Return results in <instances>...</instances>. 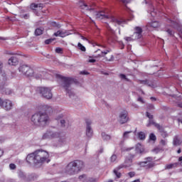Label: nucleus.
Listing matches in <instances>:
<instances>
[{
  "mask_svg": "<svg viewBox=\"0 0 182 182\" xmlns=\"http://www.w3.org/2000/svg\"><path fill=\"white\" fill-rule=\"evenodd\" d=\"M27 163L30 166H33V167H41L44 163H49V153L48 151L38 149L36 151L28 154L26 159Z\"/></svg>",
  "mask_w": 182,
  "mask_h": 182,
  "instance_id": "obj_1",
  "label": "nucleus"
},
{
  "mask_svg": "<svg viewBox=\"0 0 182 182\" xmlns=\"http://www.w3.org/2000/svg\"><path fill=\"white\" fill-rule=\"evenodd\" d=\"M43 139L44 140L53 139H58V144L60 146H65L66 144V134L65 132H58L52 129H48L46 133L43 135Z\"/></svg>",
  "mask_w": 182,
  "mask_h": 182,
  "instance_id": "obj_2",
  "label": "nucleus"
},
{
  "mask_svg": "<svg viewBox=\"0 0 182 182\" xmlns=\"http://www.w3.org/2000/svg\"><path fill=\"white\" fill-rule=\"evenodd\" d=\"M83 168H85V163L83 161L74 160L66 166L65 171L66 174L69 176H75V174L80 173Z\"/></svg>",
  "mask_w": 182,
  "mask_h": 182,
  "instance_id": "obj_3",
  "label": "nucleus"
},
{
  "mask_svg": "<svg viewBox=\"0 0 182 182\" xmlns=\"http://www.w3.org/2000/svg\"><path fill=\"white\" fill-rule=\"evenodd\" d=\"M31 120L35 126L45 127L49 122V116L46 112H39L33 114Z\"/></svg>",
  "mask_w": 182,
  "mask_h": 182,
  "instance_id": "obj_4",
  "label": "nucleus"
},
{
  "mask_svg": "<svg viewBox=\"0 0 182 182\" xmlns=\"http://www.w3.org/2000/svg\"><path fill=\"white\" fill-rule=\"evenodd\" d=\"M56 77L61 80V85L63 86V89H65L69 97H75V93L73 91H72L71 87L73 83H75V79L72 77H63L59 74L56 75Z\"/></svg>",
  "mask_w": 182,
  "mask_h": 182,
  "instance_id": "obj_5",
  "label": "nucleus"
},
{
  "mask_svg": "<svg viewBox=\"0 0 182 182\" xmlns=\"http://www.w3.org/2000/svg\"><path fill=\"white\" fill-rule=\"evenodd\" d=\"M95 16L97 19H107L109 22L114 23L115 26L116 25H122V23L124 22L123 20H119L112 16H107L106 13L103 11L97 12Z\"/></svg>",
  "mask_w": 182,
  "mask_h": 182,
  "instance_id": "obj_6",
  "label": "nucleus"
},
{
  "mask_svg": "<svg viewBox=\"0 0 182 182\" xmlns=\"http://www.w3.org/2000/svg\"><path fill=\"white\" fill-rule=\"evenodd\" d=\"M36 92L45 99L49 100L52 99V97H53V95L52 94V89H50V87H38L36 89Z\"/></svg>",
  "mask_w": 182,
  "mask_h": 182,
  "instance_id": "obj_7",
  "label": "nucleus"
},
{
  "mask_svg": "<svg viewBox=\"0 0 182 182\" xmlns=\"http://www.w3.org/2000/svg\"><path fill=\"white\" fill-rule=\"evenodd\" d=\"M134 157H136V154H129L127 156H126L124 163L117 167V170H121V168H129V167H132V166H133V159H134Z\"/></svg>",
  "mask_w": 182,
  "mask_h": 182,
  "instance_id": "obj_8",
  "label": "nucleus"
},
{
  "mask_svg": "<svg viewBox=\"0 0 182 182\" xmlns=\"http://www.w3.org/2000/svg\"><path fill=\"white\" fill-rule=\"evenodd\" d=\"M2 63H0V92H4L5 86H7L6 80V74L5 72L2 71Z\"/></svg>",
  "mask_w": 182,
  "mask_h": 182,
  "instance_id": "obj_9",
  "label": "nucleus"
},
{
  "mask_svg": "<svg viewBox=\"0 0 182 182\" xmlns=\"http://www.w3.org/2000/svg\"><path fill=\"white\" fill-rule=\"evenodd\" d=\"M19 72L27 76V77H31L33 76V69L26 65H21L18 68Z\"/></svg>",
  "mask_w": 182,
  "mask_h": 182,
  "instance_id": "obj_10",
  "label": "nucleus"
},
{
  "mask_svg": "<svg viewBox=\"0 0 182 182\" xmlns=\"http://www.w3.org/2000/svg\"><path fill=\"white\" fill-rule=\"evenodd\" d=\"M0 106L4 109V110H6V112H9V110H12V107H14V104L12 103V101L9 100H2V98H0Z\"/></svg>",
  "mask_w": 182,
  "mask_h": 182,
  "instance_id": "obj_11",
  "label": "nucleus"
},
{
  "mask_svg": "<svg viewBox=\"0 0 182 182\" xmlns=\"http://www.w3.org/2000/svg\"><path fill=\"white\" fill-rule=\"evenodd\" d=\"M85 134L88 139L93 137V128H92V120H85Z\"/></svg>",
  "mask_w": 182,
  "mask_h": 182,
  "instance_id": "obj_12",
  "label": "nucleus"
},
{
  "mask_svg": "<svg viewBox=\"0 0 182 182\" xmlns=\"http://www.w3.org/2000/svg\"><path fill=\"white\" fill-rule=\"evenodd\" d=\"M118 122L120 123V124L127 123V122H129V112H127L126 110H123L119 112Z\"/></svg>",
  "mask_w": 182,
  "mask_h": 182,
  "instance_id": "obj_13",
  "label": "nucleus"
},
{
  "mask_svg": "<svg viewBox=\"0 0 182 182\" xmlns=\"http://www.w3.org/2000/svg\"><path fill=\"white\" fill-rule=\"evenodd\" d=\"M143 28L140 26H136L134 28V32L132 35V38L135 39V41H137V39H141L143 38Z\"/></svg>",
  "mask_w": 182,
  "mask_h": 182,
  "instance_id": "obj_14",
  "label": "nucleus"
},
{
  "mask_svg": "<svg viewBox=\"0 0 182 182\" xmlns=\"http://www.w3.org/2000/svg\"><path fill=\"white\" fill-rule=\"evenodd\" d=\"M167 22L168 23H170L171 28H173L174 29H177L178 31H179V36H181V38H182V30L181 27H180V24L178 23V22L173 21L170 18L167 19Z\"/></svg>",
  "mask_w": 182,
  "mask_h": 182,
  "instance_id": "obj_15",
  "label": "nucleus"
},
{
  "mask_svg": "<svg viewBox=\"0 0 182 182\" xmlns=\"http://www.w3.org/2000/svg\"><path fill=\"white\" fill-rule=\"evenodd\" d=\"M105 26L110 33L108 37L109 42H114V41H116V38H114V31H113V29H112V27H110L109 23H106Z\"/></svg>",
  "mask_w": 182,
  "mask_h": 182,
  "instance_id": "obj_16",
  "label": "nucleus"
},
{
  "mask_svg": "<svg viewBox=\"0 0 182 182\" xmlns=\"http://www.w3.org/2000/svg\"><path fill=\"white\" fill-rule=\"evenodd\" d=\"M78 6H80V9H82V11H90L91 12H92L93 14H95V9L90 7L89 8V6L85 4L83 1H79L78 2Z\"/></svg>",
  "mask_w": 182,
  "mask_h": 182,
  "instance_id": "obj_17",
  "label": "nucleus"
},
{
  "mask_svg": "<svg viewBox=\"0 0 182 182\" xmlns=\"http://www.w3.org/2000/svg\"><path fill=\"white\" fill-rule=\"evenodd\" d=\"M36 8H41L42 9V8H43V4H36L34 3L31 4V9L33 10L34 14H36L37 16H39V13L36 11V9H35Z\"/></svg>",
  "mask_w": 182,
  "mask_h": 182,
  "instance_id": "obj_18",
  "label": "nucleus"
},
{
  "mask_svg": "<svg viewBox=\"0 0 182 182\" xmlns=\"http://www.w3.org/2000/svg\"><path fill=\"white\" fill-rule=\"evenodd\" d=\"M182 143L181 138L178 135H176L173 139V146H180Z\"/></svg>",
  "mask_w": 182,
  "mask_h": 182,
  "instance_id": "obj_19",
  "label": "nucleus"
},
{
  "mask_svg": "<svg viewBox=\"0 0 182 182\" xmlns=\"http://www.w3.org/2000/svg\"><path fill=\"white\" fill-rule=\"evenodd\" d=\"M135 151L138 154H143L144 153V148L140 144H137L135 148Z\"/></svg>",
  "mask_w": 182,
  "mask_h": 182,
  "instance_id": "obj_20",
  "label": "nucleus"
},
{
  "mask_svg": "<svg viewBox=\"0 0 182 182\" xmlns=\"http://www.w3.org/2000/svg\"><path fill=\"white\" fill-rule=\"evenodd\" d=\"M140 85H144L146 86H149V87H153V82L149 80H139Z\"/></svg>",
  "mask_w": 182,
  "mask_h": 182,
  "instance_id": "obj_21",
  "label": "nucleus"
},
{
  "mask_svg": "<svg viewBox=\"0 0 182 182\" xmlns=\"http://www.w3.org/2000/svg\"><path fill=\"white\" fill-rule=\"evenodd\" d=\"M9 65H11V66H16V65H18V58H16V57H11L9 60Z\"/></svg>",
  "mask_w": 182,
  "mask_h": 182,
  "instance_id": "obj_22",
  "label": "nucleus"
},
{
  "mask_svg": "<svg viewBox=\"0 0 182 182\" xmlns=\"http://www.w3.org/2000/svg\"><path fill=\"white\" fill-rule=\"evenodd\" d=\"M154 126L155 127H156V129H159L161 125L159 124H157L154 122V119H149V123L147 124V127H150V126Z\"/></svg>",
  "mask_w": 182,
  "mask_h": 182,
  "instance_id": "obj_23",
  "label": "nucleus"
},
{
  "mask_svg": "<svg viewBox=\"0 0 182 182\" xmlns=\"http://www.w3.org/2000/svg\"><path fill=\"white\" fill-rule=\"evenodd\" d=\"M180 166V162H176L173 164H170L166 166V168L167 170H170L171 168H176V167H178Z\"/></svg>",
  "mask_w": 182,
  "mask_h": 182,
  "instance_id": "obj_24",
  "label": "nucleus"
},
{
  "mask_svg": "<svg viewBox=\"0 0 182 182\" xmlns=\"http://www.w3.org/2000/svg\"><path fill=\"white\" fill-rule=\"evenodd\" d=\"M2 95H12L14 91L11 88H6V86H4L3 91H0Z\"/></svg>",
  "mask_w": 182,
  "mask_h": 182,
  "instance_id": "obj_25",
  "label": "nucleus"
},
{
  "mask_svg": "<svg viewBox=\"0 0 182 182\" xmlns=\"http://www.w3.org/2000/svg\"><path fill=\"white\" fill-rule=\"evenodd\" d=\"M158 130H159V132L161 133V136L165 139V137H168V134H167V132L164 131V128L163 127H159L158 128Z\"/></svg>",
  "mask_w": 182,
  "mask_h": 182,
  "instance_id": "obj_26",
  "label": "nucleus"
},
{
  "mask_svg": "<svg viewBox=\"0 0 182 182\" xmlns=\"http://www.w3.org/2000/svg\"><path fill=\"white\" fill-rule=\"evenodd\" d=\"M159 21H152L149 23L146 26L147 28H159Z\"/></svg>",
  "mask_w": 182,
  "mask_h": 182,
  "instance_id": "obj_27",
  "label": "nucleus"
},
{
  "mask_svg": "<svg viewBox=\"0 0 182 182\" xmlns=\"http://www.w3.org/2000/svg\"><path fill=\"white\" fill-rule=\"evenodd\" d=\"M101 136H102V139L105 141H107L110 140V139H112L110 135L106 134V132H102Z\"/></svg>",
  "mask_w": 182,
  "mask_h": 182,
  "instance_id": "obj_28",
  "label": "nucleus"
},
{
  "mask_svg": "<svg viewBox=\"0 0 182 182\" xmlns=\"http://www.w3.org/2000/svg\"><path fill=\"white\" fill-rule=\"evenodd\" d=\"M43 33V28L40 27L35 30V35L36 36H41Z\"/></svg>",
  "mask_w": 182,
  "mask_h": 182,
  "instance_id": "obj_29",
  "label": "nucleus"
},
{
  "mask_svg": "<svg viewBox=\"0 0 182 182\" xmlns=\"http://www.w3.org/2000/svg\"><path fill=\"white\" fill-rule=\"evenodd\" d=\"M60 124H61V127H69V122H68V120L65 119H60Z\"/></svg>",
  "mask_w": 182,
  "mask_h": 182,
  "instance_id": "obj_30",
  "label": "nucleus"
},
{
  "mask_svg": "<svg viewBox=\"0 0 182 182\" xmlns=\"http://www.w3.org/2000/svg\"><path fill=\"white\" fill-rule=\"evenodd\" d=\"M18 176L19 177V178H21V180H26V175L25 174V173L22 171H18Z\"/></svg>",
  "mask_w": 182,
  "mask_h": 182,
  "instance_id": "obj_31",
  "label": "nucleus"
},
{
  "mask_svg": "<svg viewBox=\"0 0 182 182\" xmlns=\"http://www.w3.org/2000/svg\"><path fill=\"white\" fill-rule=\"evenodd\" d=\"M130 133H132V131H128V132H124V134L122 135L123 140H127V139H129V134Z\"/></svg>",
  "mask_w": 182,
  "mask_h": 182,
  "instance_id": "obj_32",
  "label": "nucleus"
},
{
  "mask_svg": "<svg viewBox=\"0 0 182 182\" xmlns=\"http://www.w3.org/2000/svg\"><path fill=\"white\" fill-rule=\"evenodd\" d=\"M138 137L140 140H144L146 139V134L143 132H140L138 133Z\"/></svg>",
  "mask_w": 182,
  "mask_h": 182,
  "instance_id": "obj_33",
  "label": "nucleus"
},
{
  "mask_svg": "<svg viewBox=\"0 0 182 182\" xmlns=\"http://www.w3.org/2000/svg\"><path fill=\"white\" fill-rule=\"evenodd\" d=\"M147 163H149L147 161H141L138 163V166H140V167H145V168L147 167Z\"/></svg>",
  "mask_w": 182,
  "mask_h": 182,
  "instance_id": "obj_34",
  "label": "nucleus"
},
{
  "mask_svg": "<svg viewBox=\"0 0 182 182\" xmlns=\"http://www.w3.org/2000/svg\"><path fill=\"white\" fill-rule=\"evenodd\" d=\"M78 48L80 50H82V52H86V47L85 46L82 45V43H78L77 44Z\"/></svg>",
  "mask_w": 182,
  "mask_h": 182,
  "instance_id": "obj_35",
  "label": "nucleus"
},
{
  "mask_svg": "<svg viewBox=\"0 0 182 182\" xmlns=\"http://www.w3.org/2000/svg\"><path fill=\"white\" fill-rule=\"evenodd\" d=\"M151 10L150 11L151 16L154 18L156 15L157 14L156 10H154V7L153 6H151Z\"/></svg>",
  "mask_w": 182,
  "mask_h": 182,
  "instance_id": "obj_36",
  "label": "nucleus"
},
{
  "mask_svg": "<svg viewBox=\"0 0 182 182\" xmlns=\"http://www.w3.org/2000/svg\"><path fill=\"white\" fill-rule=\"evenodd\" d=\"M20 18H22L23 19H29L31 18V16L29 14H20Z\"/></svg>",
  "mask_w": 182,
  "mask_h": 182,
  "instance_id": "obj_37",
  "label": "nucleus"
},
{
  "mask_svg": "<svg viewBox=\"0 0 182 182\" xmlns=\"http://www.w3.org/2000/svg\"><path fill=\"white\" fill-rule=\"evenodd\" d=\"M119 169H114V173L116 176L117 178H120V177H122V173L117 171Z\"/></svg>",
  "mask_w": 182,
  "mask_h": 182,
  "instance_id": "obj_38",
  "label": "nucleus"
},
{
  "mask_svg": "<svg viewBox=\"0 0 182 182\" xmlns=\"http://www.w3.org/2000/svg\"><path fill=\"white\" fill-rule=\"evenodd\" d=\"M149 139L152 141H156V140H157V137H156V135L154 133L150 134Z\"/></svg>",
  "mask_w": 182,
  "mask_h": 182,
  "instance_id": "obj_39",
  "label": "nucleus"
},
{
  "mask_svg": "<svg viewBox=\"0 0 182 182\" xmlns=\"http://www.w3.org/2000/svg\"><path fill=\"white\" fill-rule=\"evenodd\" d=\"M51 26H53L54 28H58V29H60V28L62 27V26L56 22H52Z\"/></svg>",
  "mask_w": 182,
  "mask_h": 182,
  "instance_id": "obj_40",
  "label": "nucleus"
},
{
  "mask_svg": "<svg viewBox=\"0 0 182 182\" xmlns=\"http://www.w3.org/2000/svg\"><path fill=\"white\" fill-rule=\"evenodd\" d=\"M65 36H68V33L66 31H60V38H65Z\"/></svg>",
  "mask_w": 182,
  "mask_h": 182,
  "instance_id": "obj_41",
  "label": "nucleus"
},
{
  "mask_svg": "<svg viewBox=\"0 0 182 182\" xmlns=\"http://www.w3.org/2000/svg\"><path fill=\"white\" fill-rule=\"evenodd\" d=\"M154 166H155L154 163H147L146 169L149 170V168H153Z\"/></svg>",
  "mask_w": 182,
  "mask_h": 182,
  "instance_id": "obj_42",
  "label": "nucleus"
},
{
  "mask_svg": "<svg viewBox=\"0 0 182 182\" xmlns=\"http://www.w3.org/2000/svg\"><path fill=\"white\" fill-rule=\"evenodd\" d=\"M116 160H117V156L116 154H113L111 157H110V161L111 163H114V161H116Z\"/></svg>",
  "mask_w": 182,
  "mask_h": 182,
  "instance_id": "obj_43",
  "label": "nucleus"
},
{
  "mask_svg": "<svg viewBox=\"0 0 182 182\" xmlns=\"http://www.w3.org/2000/svg\"><path fill=\"white\" fill-rule=\"evenodd\" d=\"M119 77H121V79H124V80H126L127 82H130V79L127 78L124 74H120Z\"/></svg>",
  "mask_w": 182,
  "mask_h": 182,
  "instance_id": "obj_44",
  "label": "nucleus"
},
{
  "mask_svg": "<svg viewBox=\"0 0 182 182\" xmlns=\"http://www.w3.org/2000/svg\"><path fill=\"white\" fill-rule=\"evenodd\" d=\"M53 41H56V38H50L45 41L46 45H49L50 43H52Z\"/></svg>",
  "mask_w": 182,
  "mask_h": 182,
  "instance_id": "obj_45",
  "label": "nucleus"
},
{
  "mask_svg": "<svg viewBox=\"0 0 182 182\" xmlns=\"http://www.w3.org/2000/svg\"><path fill=\"white\" fill-rule=\"evenodd\" d=\"M166 32H167V33H168L169 36H173V35H174V31L170 28L167 29Z\"/></svg>",
  "mask_w": 182,
  "mask_h": 182,
  "instance_id": "obj_46",
  "label": "nucleus"
},
{
  "mask_svg": "<svg viewBox=\"0 0 182 182\" xmlns=\"http://www.w3.org/2000/svg\"><path fill=\"white\" fill-rule=\"evenodd\" d=\"M124 39L125 41H127V42H132V41H136V39H134L133 36H132L131 37H125Z\"/></svg>",
  "mask_w": 182,
  "mask_h": 182,
  "instance_id": "obj_47",
  "label": "nucleus"
},
{
  "mask_svg": "<svg viewBox=\"0 0 182 182\" xmlns=\"http://www.w3.org/2000/svg\"><path fill=\"white\" fill-rule=\"evenodd\" d=\"M114 59V57L113 56V55H111L110 57H106V60L108 62H113Z\"/></svg>",
  "mask_w": 182,
  "mask_h": 182,
  "instance_id": "obj_48",
  "label": "nucleus"
},
{
  "mask_svg": "<svg viewBox=\"0 0 182 182\" xmlns=\"http://www.w3.org/2000/svg\"><path fill=\"white\" fill-rule=\"evenodd\" d=\"M146 116L149 119V120H151L154 118V116L151 115L149 112H146Z\"/></svg>",
  "mask_w": 182,
  "mask_h": 182,
  "instance_id": "obj_49",
  "label": "nucleus"
},
{
  "mask_svg": "<svg viewBox=\"0 0 182 182\" xmlns=\"http://www.w3.org/2000/svg\"><path fill=\"white\" fill-rule=\"evenodd\" d=\"M120 2L123 3L124 5H127V4L132 2V0H120Z\"/></svg>",
  "mask_w": 182,
  "mask_h": 182,
  "instance_id": "obj_50",
  "label": "nucleus"
},
{
  "mask_svg": "<svg viewBox=\"0 0 182 182\" xmlns=\"http://www.w3.org/2000/svg\"><path fill=\"white\" fill-rule=\"evenodd\" d=\"M145 161H147L148 163H150L153 161V157L149 156L144 159Z\"/></svg>",
  "mask_w": 182,
  "mask_h": 182,
  "instance_id": "obj_51",
  "label": "nucleus"
},
{
  "mask_svg": "<svg viewBox=\"0 0 182 182\" xmlns=\"http://www.w3.org/2000/svg\"><path fill=\"white\" fill-rule=\"evenodd\" d=\"M147 107L149 110H154V105L153 104H149Z\"/></svg>",
  "mask_w": 182,
  "mask_h": 182,
  "instance_id": "obj_52",
  "label": "nucleus"
},
{
  "mask_svg": "<svg viewBox=\"0 0 182 182\" xmlns=\"http://www.w3.org/2000/svg\"><path fill=\"white\" fill-rule=\"evenodd\" d=\"M132 150H134V147L124 148L123 149V151H132Z\"/></svg>",
  "mask_w": 182,
  "mask_h": 182,
  "instance_id": "obj_53",
  "label": "nucleus"
},
{
  "mask_svg": "<svg viewBox=\"0 0 182 182\" xmlns=\"http://www.w3.org/2000/svg\"><path fill=\"white\" fill-rule=\"evenodd\" d=\"M9 168L11 170H15V168H16V165H15V164H10Z\"/></svg>",
  "mask_w": 182,
  "mask_h": 182,
  "instance_id": "obj_54",
  "label": "nucleus"
},
{
  "mask_svg": "<svg viewBox=\"0 0 182 182\" xmlns=\"http://www.w3.org/2000/svg\"><path fill=\"white\" fill-rule=\"evenodd\" d=\"M137 102H140V103H142V105H144V100H143V97H139L137 99Z\"/></svg>",
  "mask_w": 182,
  "mask_h": 182,
  "instance_id": "obj_55",
  "label": "nucleus"
},
{
  "mask_svg": "<svg viewBox=\"0 0 182 182\" xmlns=\"http://www.w3.org/2000/svg\"><path fill=\"white\" fill-rule=\"evenodd\" d=\"M63 119V114H60L57 116L56 117V120H62Z\"/></svg>",
  "mask_w": 182,
  "mask_h": 182,
  "instance_id": "obj_56",
  "label": "nucleus"
},
{
  "mask_svg": "<svg viewBox=\"0 0 182 182\" xmlns=\"http://www.w3.org/2000/svg\"><path fill=\"white\" fill-rule=\"evenodd\" d=\"M80 75H90V73L86 70H82L80 73Z\"/></svg>",
  "mask_w": 182,
  "mask_h": 182,
  "instance_id": "obj_57",
  "label": "nucleus"
},
{
  "mask_svg": "<svg viewBox=\"0 0 182 182\" xmlns=\"http://www.w3.org/2000/svg\"><path fill=\"white\" fill-rule=\"evenodd\" d=\"M86 179V174H82L79 176V180H85Z\"/></svg>",
  "mask_w": 182,
  "mask_h": 182,
  "instance_id": "obj_58",
  "label": "nucleus"
},
{
  "mask_svg": "<svg viewBox=\"0 0 182 182\" xmlns=\"http://www.w3.org/2000/svg\"><path fill=\"white\" fill-rule=\"evenodd\" d=\"M62 51H63V50L60 48H55L56 53H62Z\"/></svg>",
  "mask_w": 182,
  "mask_h": 182,
  "instance_id": "obj_59",
  "label": "nucleus"
},
{
  "mask_svg": "<svg viewBox=\"0 0 182 182\" xmlns=\"http://www.w3.org/2000/svg\"><path fill=\"white\" fill-rule=\"evenodd\" d=\"M34 77L38 80V79H41L42 77V75L41 74H36V75H34Z\"/></svg>",
  "mask_w": 182,
  "mask_h": 182,
  "instance_id": "obj_60",
  "label": "nucleus"
},
{
  "mask_svg": "<svg viewBox=\"0 0 182 182\" xmlns=\"http://www.w3.org/2000/svg\"><path fill=\"white\" fill-rule=\"evenodd\" d=\"M128 175L129 176V177L132 178V177H134V176H136V173L134 172H129L128 173Z\"/></svg>",
  "mask_w": 182,
  "mask_h": 182,
  "instance_id": "obj_61",
  "label": "nucleus"
},
{
  "mask_svg": "<svg viewBox=\"0 0 182 182\" xmlns=\"http://www.w3.org/2000/svg\"><path fill=\"white\" fill-rule=\"evenodd\" d=\"M54 36H60V30H59L57 32L54 33Z\"/></svg>",
  "mask_w": 182,
  "mask_h": 182,
  "instance_id": "obj_62",
  "label": "nucleus"
},
{
  "mask_svg": "<svg viewBox=\"0 0 182 182\" xmlns=\"http://www.w3.org/2000/svg\"><path fill=\"white\" fill-rule=\"evenodd\" d=\"M166 143L167 142L166 141V140L164 139L161 140V144H162V146H166Z\"/></svg>",
  "mask_w": 182,
  "mask_h": 182,
  "instance_id": "obj_63",
  "label": "nucleus"
},
{
  "mask_svg": "<svg viewBox=\"0 0 182 182\" xmlns=\"http://www.w3.org/2000/svg\"><path fill=\"white\" fill-rule=\"evenodd\" d=\"M119 45L121 46V49H124V43H123V42L120 41Z\"/></svg>",
  "mask_w": 182,
  "mask_h": 182,
  "instance_id": "obj_64",
  "label": "nucleus"
}]
</instances>
